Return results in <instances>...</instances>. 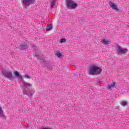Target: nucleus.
I'll return each mask as SVG.
<instances>
[{"mask_svg": "<svg viewBox=\"0 0 129 129\" xmlns=\"http://www.w3.org/2000/svg\"><path fill=\"white\" fill-rule=\"evenodd\" d=\"M3 75L5 77H6L7 78H12L13 77L12 72L9 71H5L3 72Z\"/></svg>", "mask_w": 129, "mask_h": 129, "instance_id": "423d86ee", "label": "nucleus"}, {"mask_svg": "<svg viewBox=\"0 0 129 129\" xmlns=\"http://www.w3.org/2000/svg\"><path fill=\"white\" fill-rule=\"evenodd\" d=\"M65 42H66V39H65L64 38H62L59 40V43H60L61 44H62V43H65Z\"/></svg>", "mask_w": 129, "mask_h": 129, "instance_id": "a211bd4d", "label": "nucleus"}, {"mask_svg": "<svg viewBox=\"0 0 129 129\" xmlns=\"http://www.w3.org/2000/svg\"><path fill=\"white\" fill-rule=\"evenodd\" d=\"M15 74L16 76L20 77V78H23L22 75L20 74V73L18 72H15Z\"/></svg>", "mask_w": 129, "mask_h": 129, "instance_id": "ddd939ff", "label": "nucleus"}, {"mask_svg": "<svg viewBox=\"0 0 129 129\" xmlns=\"http://www.w3.org/2000/svg\"><path fill=\"white\" fill-rule=\"evenodd\" d=\"M35 2V0H21L22 6L24 7H29L31 4H34Z\"/></svg>", "mask_w": 129, "mask_h": 129, "instance_id": "39448f33", "label": "nucleus"}, {"mask_svg": "<svg viewBox=\"0 0 129 129\" xmlns=\"http://www.w3.org/2000/svg\"><path fill=\"white\" fill-rule=\"evenodd\" d=\"M120 105H121V106L124 107L126 105H127V102H126L125 101H123L120 102Z\"/></svg>", "mask_w": 129, "mask_h": 129, "instance_id": "9d476101", "label": "nucleus"}, {"mask_svg": "<svg viewBox=\"0 0 129 129\" xmlns=\"http://www.w3.org/2000/svg\"><path fill=\"white\" fill-rule=\"evenodd\" d=\"M55 55H56L58 58H62V54L59 52H56L55 53Z\"/></svg>", "mask_w": 129, "mask_h": 129, "instance_id": "f8f14e48", "label": "nucleus"}, {"mask_svg": "<svg viewBox=\"0 0 129 129\" xmlns=\"http://www.w3.org/2000/svg\"><path fill=\"white\" fill-rule=\"evenodd\" d=\"M35 56L37 59H39L40 58V53H36Z\"/></svg>", "mask_w": 129, "mask_h": 129, "instance_id": "6ab92c4d", "label": "nucleus"}, {"mask_svg": "<svg viewBox=\"0 0 129 129\" xmlns=\"http://www.w3.org/2000/svg\"><path fill=\"white\" fill-rule=\"evenodd\" d=\"M24 78H26V79H31V78H32V77H31V76L28 75L27 74H26L24 76Z\"/></svg>", "mask_w": 129, "mask_h": 129, "instance_id": "f3484780", "label": "nucleus"}, {"mask_svg": "<svg viewBox=\"0 0 129 129\" xmlns=\"http://www.w3.org/2000/svg\"><path fill=\"white\" fill-rule=\"evenodd\" d=\"M107 89H111L112 88H116V83L115 82H113L110 85L107 86Z\"/></svg>", "mask_w": 129, "mask_h": 129, "instance_id": "6e6552de", "label": "nucleus"}, {"mask_svg": "<svg viewBox=\"0 0 129 129\" xmlns=\"http://www.w3.org/2000/svg\"><path fill=\"white\" fill-rule=\"evenodd\" d=\"M102 70L101 68L92 65L90 67L88 70V72L90 75H97V74H100Z\"/></svg>", "mask_w": 129, "mask_h": 129, "instance_id": "f03ea898", "label": "nucleus"}, {"mask_svg": "<svg viewBox=\"0 0 129 129\" xmlns=\"http://www.w3.org/2000/svg\"><path fill=\"white\" fill-rule=\"evenodd\" d=\"M109 5L110 8H112V10H115V11H118L117 6L116 5L114 4L113 3L110 2H109Z\"/></svg>", "mask_w": 129, "mask_h": 129, "instance_id": "0eeeda50", "label": "nucleus"}, {"mask_svg": "<svg viewBox=\"0 0 129 129\" xmlns=\"http://www.w3.org/2000/svg\"><path fill=\"white\" fill-rule=\"evenodd\" d=\"M101 43L104 45H109L110 44V41L107 39H103L101 40Z\"/></svg>", "mask_w": 129, "mask_h": 129, "instance_id": "1a4fd4ad", "label": "nucleus"}, {"mask_svg": "<svg viewBox=\"0 0 129 129\" xmlns=\"http://www.w3.org/2000/svg\"><path fill=\"white\" fill-rule=\"evenodd\" d=\"M116 51L118 53V54H125L127 52V49L126 48H123L119 45H117L116 47Z\"/></svg>", "mask_w": 129, "mask_h": 129, "instance_id": "20e7f679", "label": "nucleus"}, {"mask_svg": "<svg viewBox=\"0 0 129 129\" xmlns=\"http://www.w3.org/2000/svg\"><path fill=\"white\" fill-rule=\"evenodd\" d=\"M27 43H24L21 45V48L22 49H27Z\"/></svg>", "mask_w": 129, "mask_h": 129, "instance_id": "dca6fc26", "label": "nucleus"}, {"mask_svg": "<svg viewBox=\"0 0 129 129\" xmlns=\"http://www.w3.org/2000/svg\"><path fill=\"white\" fill-rule=\"evenodd\" d=\"M32 47H33V48H35V47H36V45H33L32 46Z\"/></svg>", "mask_w": 129, "mask_h": 129, "instance_id": "aec40b11", "label": "nucleus"}, {"mask_svg": "<svg viewBox=\"0 0 129 129\" xmlns=\"http://www.w3.org/2000/svg\"><path fill=\"white\" fill-rule=\"evenodd\" d=\"M67 6L68 9L74 10L77 7V4L75 3L73 0H67Z\"/></svg>", "mask_w": 129, "mask_h": 129, "instance_id": "7ed1b4c3", "label": "nucleus"}, {"mask_svg": "<svg viewBox=\"0 0 129 129\" xmlns=\"http://www.w3.org/2000/svg\"><path fill=\"white\" fill-rule=\"evenodd\" d=\"M21 83L22 85V88L23 89V94L28 95V96H32V95L35 93V90H34V89H30L33 86L32 84L28 83L24 80L21 81Z\"/></svg>", "mask_w": 129, "mask_h": 129, "instance_id": "f257e3e1", "label": "nucleus"}, {"mask_svg": "<svg viewBox=\"0 0 129 129\" xmlns=\"http://www.w3.org/2000/svg\"><path fill=\"white\" fill-rule=\"evenodd\" d=\"M4 115V111H3V108L0 106V116Z\"/></svg>", "mask_w": 129, "mask_h": 129, "instance_id": "2eb2a0df", "label": "nucleus"}, {"mask_svg": "<svg viewBox=\"0 0 129 129\" xmlns=\"http://www.w3.org/2000/svg\"><path fill=\"white\" fill-rule=\"evenodd\" d=\"M52 30V24H49L46 28V31H50Z\"/></svg>", "mask_w": 129, "mask_h": 129, "instance_id": "4468645a", "label": "nucleus"}, {"mask_svg": "<svg viewBox=\"0 0 129 129\" xmlns=\"http://www.w3.org/2000/svg\"><path fill=\"white\" fill-rule=\"evenodd\" d=\"M55 4H56V0H51V9H53L54 8V6H55Z\"/></svg>", "mask_w": 129, "mask_h": 129, "instance_id": "9b49d317", "label": "nucleus"}]
</instances>
